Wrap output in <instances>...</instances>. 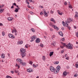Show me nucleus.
Wrapping results in <instances>:
<instances>
[{
	"mask_svg": "<svg viewBox=\"0 0 78 78\" xmlns=\"http://www.w3.org/2000/svg\"><path fill=\"white\" fill-rule=\"evenodd\" d=\"M73 21V19L70 18H68L67 21L65 22V23L66 24V27H68L69 26V23Z\"/></svg>",
	"mask_w": 78,
	"mask_h": 78,
	"instance_id": "f257e3e1",
	"label": "nucleus"
},
{
	"mask_svg": "<svg viewBox=\"0 0 78 78\" xmlns=\"http://www.w3.org/2000/svg\"><path fill=\"white\" fill-rule=\"evenodd\" d=\"M66 48H68V49L72 50V49H73V45L70 43H69L68 44V45H66Z\"/></svg>",
	"mask_w": 78,
	"mask_h": 78,
	"instance_id": "f03ea898",
	"label": "nucleus"
},
{
	"mask_svg": "<svg viewBox=\"0 0 78 78\" xmlns=\"http://www.w3.org/2000/svg\"><path fill=\"white\" fill-rule=\"evenodd\" d=\"M60 70V66H57L55 69V71L54 72V73H58Z\"/></svg>",
	"mask_w": 78,
	"mask_h": 78,
	"instance_id": "7ed1b4c3",
	"label": "nucleus"
},
{
	"mask_svg": "<svg viewBox=\"0 0 78 78\" xmlns=\"http://www.w3.org/2000/svg\"><path fill=\"white\" fill-rule=\"evenodd\" d=\"M8 36L10 38H12V39H14L15 38V37L13 35L11 34H9Z\"/></svg>",
	"mask_w": 78,
	"mask_h": 78,
	"instance_id": "20e7f679",
	"label": "nucleus"
},
{
	"mask_svg": "<svg viewBox=\"0 0 78 78\" xmlns=\"http://www.w3.org/2000/svg\"><path fill=\"white\" fill-rule=\"evenodd\" d=\"M31 38V40L30 41V42H33V41H34V40H35V39H36V36H34L32 37Z\"/></svg>",
	"mask_w": 78,
	"mask_h": 78,
	"instance_id": "39448f33",
	"label": "nucleus"
},
{
	"mask_svg": "<svg viewBox=\"0 0 78 78\" xmlns=\"http://www.w3.org/2000/svg\"><path fill=\"white\" fill-rule=\"evenodd\" d=\"M50 69L51 72H53L55 71V69L54 67H53L52 66H50Z\"/></svg>",
	"mask_w": 78,
	"mask_h": 78,
	"instance_id": "423d86ee",
	"label": "nucleus"
},
{
	"mask_svg": "<svg viewBox=\"0 0 78 78\" xmlns=\"http://www.w3.org/2000/svg\"><path fill=\"white\" fill-rule=\"evenodd\" d=\"M21 55L22 56V58H23V57H24V56H25L27 55V54L25 52L21 53Z\"/></svg>",
	"mask_w": 78,
	"mask_h": 78,
	"instance_id": "0eeeda50",
	"label": "nucleus"
},
{
	"mask_svg": "<svg viewBox=\"0 0 78 78\" xmlns=\"http://www.w3.org/2000/svg\"><path fill=\"white\" fill-rule=\"evenodd\" d=\"M20 51L21 53H25L26 51L25 49L22 48L20 49Z\"/></svg>",
	"mask_w": 78,
	"mask_h": 78,
	"instance_id": "6e6552de",
	"label": "nucleus"
},
{
	"mask_svg": "<svg viewBox=\"0 0 78 78\" xmlns=\"http://www.w3.org/2000/svg\"><path fill=\"white\" fill-rule=\"evenodd\" d=\"M7 20L9 21H12L13 20V18L12 17H9L7 18Z\"/></svg>",
	"mask_w": 78,
	"mask_h": 78,
	"instance_id": "1a4fd4ad",
	"label": "nucleus"
},
{
	"mask_svg": "<svg viewBox=\"0 0 78 78\" xmlns=\"http://www.w3.org/2000/svg\"><path fill=\"white\" fill-rule=\"evenodd\" d=\"M23 41H18L17 42V44L18 45H21V44H23Z\"/></svg>",
	"mask_w": 78,
	"mask_h": 78,
	"instance_id": "9d476101",
	"label": "nucleus"
},
{
	"mask_svg": "<svg viewBox=\"0 0 78 78\" xmlns=\"http://www.w3.org/2000/svg\"><path fill=\"white\" fill-rule=\"evenodd\" d=\"M17 61L20 62V64H22V60L21 59L18 58L17 59Z\"/></svg>",
	"mask_w": 78,
	"mask_h": 78,
	"instance_id": "9b49d317",
	"label": "nucleus"
},
{
	"mask_svg": "<svg viewBox=\"0 0 78 78\" xmlns=\"http://www.w3.org/2000/svg\"><path fill=\"white\" fill-rule=\"evenodd\" d=\"M52 27H54L55 28V29H57V30H59V28H58V27H57V26L55 25H52Z\"/></svg>",
	"mask_w": 78,
	"mask_h": 78,
	"instance_id": "f8f14e48",
	"label": "nucleus"
},
{
	"mask_svg": "<svg viewBox=\"0 0 78 78\" xmlns=\"http://www.w3.org/2000/svg\"><path fill=\"white\" fill-rule=\"evenodd\" d=\"M36 42L37 43H39V42H40V39L39 38H37L36 40Z\"/></svg>",
	"mask_w": 78,
	"mask_h": 78,
	"instance_id": "ddd939ff",
	"label": "nucleus"
},
{
	"mask_svg": "<svg viewBox=\"0 0 78 78\" xmlns=\"http://www.w3.org/2000/svg\"><path fill=\"white\" fill-rule=\"evenodd\" d=\"M27 71L29 73H30V72H32V69H28L27 70Z\"/></svg>",
	"mask_w": 78,
	"mask_h": 78,
	"instance_id": "4468645a",
	"label": "nucleus"
},
{
	"mask_svg": "<svg viewBox=\"0 0 78 78\" xmlns=\"http://www.w3.org/2000/svg\"><path fill=\"white\" fill-rule=\"evenodd\" d=\"M1 57L3 59H5V54H2L1 55Z\"/></svg>",
	"mask_w": 78,
	"mask_h": 78,
	"instance_id": "2eb2a0df",
	"label": "nucleus"
},
{
	"mask_svg": "<svg viewBox=\"0 0 78 78\" xmlns=\"http://www.w3.org/2000/svg\"><path fill=\"white\" fill-rule=\"evenodd\" d=\"M44 14L45 16L47 17L48 16V14H47V13L46 12V11H44Z\"/></svg>",
	"mask_w": 78,
	"mask_h": 78,
	"instance_id": "dca6fc26",
	"label": "nucleus"
},
{
	"mask_svg": "<svg viewBox=\"0 0 78 78\" xmlns=\"http://www.w3.org/2000/svg\"><path fill=\"white\" fill-rule=\"evenodd\" d=\"M12 33H17V30L16 29L13 30H12Z\"/></svg>",
	"mask_w": 78,
	"mask_h": 78,
	"instance_id": "f3484780",
	"label": "nucleus"
},
{
	"mask_svg": "<svg viewBox=\"0 0 78 78\" xmlns=\"http://www.w3.org/2000/svg\"><path fill=\"white\" fill-rule=\"evenodd\" d=\"M62 45L63 46V47H67V45H66V44L65 43H64L62 42Z\"/></svg>",
	"mask_w": 78,
	"mask_h": 78,
	"instance_id": "a211bd4d",
	"label": "nucleus"
},
{
	"mask_svg": "<svg viewBox=\"0 0 78 78\" xmlns=\"http://www.w3.org/2000/svg\"><path fill=\"white\" fill-rule=\"evenodd\" d=\"M59 34L61 36H63V34H62V32H59Z\"/></svg>",
	"mask_w": 78,
	"mask_h": 78,
	"instance_id": "6ab92c4d",
	"label": "nucleus"
},
{
	"mask_svg": "<svg viewBox=\"0 0 78 78\" xmlns=\"http://www.w3.org/2000/svg\"><path fill=\"white\" fill-rule=\"evenodd\" d=\"M51 45H52L53 46H55L56 45V42L55 41L53 42L51 44Z\"/></svg>",
	"mask_w": 78,
	"mask_h": 78,
	"instance_id": "aec40b11",
	"label": "nucleus"
},
{
	"mask_svg": "<svg viewBox=\"0 0 78 78\" xmlns=\"http://www.w3.org/2000/svg\"><path fill=\"white\" fill-rule=\"evenodd\" d=\"M63 75L64 76H66L67 75V72L65 71L63 73Z\"/></svg>",
	"mask_w": 78,
	"mask_h": 78,
	"instance_id": "412c9836",
	"label": "nucleus"
},
{
	"mask_svg": "<svg viewBox=\"0 0 78 78\" xmlns=\"http://www.w3.org/2000/svg\"><path fill=\"white\" fill-rule=\"evenodd\" d=\"M53 55V52H51L49 54V56H51Z\"/></svg>",
	"mask_w": 78,
	"mask_h": 78,
	"instance_id": "4be33fe9",
	"label": "nucleus"
},
{
	"mask_svg": "<svg viewBox=\"0 0 78 78\" xmlns=\"http://www.w3.org/2000/svg\"><path fill=\"white\" fill-rule=\"evenodd\" d=\"M21 64L23 66H26V63L25 62H22V64Z\"/></svg>",
	"mask_w": 78,
	"mask_h": 78,
	"instance_id": "5701e85b",
	"label": "nucleus"
},
{
	"mask_svg": "<svg viewBox=\"0 0 78 78\" xmlns=\"http://www.w3.org/2000/svg\"><path fill=\"white\" fill-rule=\"evenodd\" d=\"M62 23L64 27L65 26H66V23H64V21H63L62 22Z\"/></svg>",
	"mask_w": 78,
	"mask_h": 78,
	"instance_id": "b1692460",
	"label": "nucleus"
},
{
	"mask_svg": "<svg viewBox=\"0 0 78 78\" xmlns=\"http://www.w3.org/2000/svg\"><path fill=\"white\" fill-rule=\"evenodd\" d=\"M15 12H17L19 11V10L18 9L16 8L15 9V10L14 11Z\"/></svg>",
	"mask_w": 78,
	"mask_h": 78,
	"instance_id": "393cba45",
	"label": "nucleus"
},
{
	"mask_svg": "<svg viewBox=\"0 0 78 78\" xmlns=\"http://www.w3.org/2000/svg\"><path fill=\"white\" fill-rule=\"evenodd\" d=\"M76 68H78V62H77L76 64Z\"/></svg>",
	"mask_w": 78,
	"mask_h": 78,
	"instance_id": "a878e982",
	"label": "nucleus"
},
{
	"mask_svg": "<svg viewBox=\"0 0 78 78\" xmlns=\"http://www.w3.org/2000/svg\"><path fill=\"white\" fill-rule=\"evenodd\" d=\"M3 11H4V9H0V13H2L3 12Z\"/></svg>",
	"mask_w": 78,
	"mask_h": 78,
	"instance_id": "bb28decb",
	"label": "nucleus"
},
{
	"mask_svg": "<svg viewBox=\"0 0 78 78\" xmlns=\"http://www.w3.org/2000/svg\"><path fill=\"white\" fill-rule=\"evenodd\" d=\"M69 8H70V9H72V5H69Z\"/></svg>",
	"mask_w": 78,
	"mask_h": 78,
	"instance_id": "cd10ccee",
	"label": "nucleus"
},
{
	"mask_svg": "<svg viewBox=\"0 0 78 78\" xmlns=\"http://www.w3.org/2000/svg\"><path fill=\"white\" fill-rule=\"evenodd\" d=\"M58 14H59V15H62V12H59V11H58Z\"/></svg>",
	"mask_w": 78,
	"mask_h": 78,
	"instance_id": "c85d7f7f",
	"label": "nucleus"
},
{
	"mask_svg": "<svg viewBox=\"0 0 78 78\" xmlns=\"http://www.w3.org/2000/svg\"><path fill=\"white\" fill-rule=\"evenodd\" d=\"M2 35L3 36H4L5 34V32L4 31H3L2 33Z\"/></svg>",
	"mask_w": 78,
	"mask_h": 78,
	"instance_id": "c756f323",
	"label": "nucleus"
},
{
	"mask_svg": "<svg viewBox=\"0 0 78 78\" xmlns=\"http://www.w3.org/2000/svg\"><path fill=\"white\" fill-rule=\"evenodd\" d=\"M6 77L7 78H12V77H11V76H6Z\"/></svg>",
	"mask_w": 78,
	"mask_h": 78,
	"instance_id": "7c9ffc66",
	"label": "nucleus"
},
{
	"mask_svg": "<svg viewBox=\"0 0 78 78\" xmlns=\"http://www.w3.org/2000/svg\"><path fill=\"white\" fill-rule=\"evenodd\" d=\"M44 12H41L40 13V15H42V14H43V15H44Z\"/></svg>",
	"mask_w": 78,
	"mask_h": 78,
	"instance_id": "2f4dec72",
	"label": "nucleus"
},
{
	"mask_svg": "<svg viewBox=\"0 0 78 78\" xmlns=\"http://www.w3.org/2000/svg\"><path fill=\"white\" fill-rule=\"evenodd\" d=\"M42 59L43 61H45V57L44 56L42 57Z\"/></svg>",
	"mask_w": 78,
	"mask_h": 78,
	"instance_id": "473e14b6",
	"label": "nucleus"
},
{
	"mask_svg": "<svg viewBox=\"0 0 78 78\" xmlns=\"http://www.w3.org/2000/svg\"><path fill=\"white\" fill-rule=\"evenodd\" d=\"M33 62H32L31 61H30L29 62V64H31V66H32V64H33Z\"/></svg>",
	"mask_w": 78,
	"mask_h": 78,
	"instance_id": "72a5a7b5",
	"label": "nucleus"
},
{
	"mask_svg": "<svg viewBox=\"0 0 78 78\" xmlns=\"http://www.w3.org/2000/svg\"><path fill=\"white\" fill-rule=\"evenodd\" d=\"M54 64H59V62H55Z\"/></svg>",
	"mask_w": 78,
	"mask_h": 78,
	"instance_id": "f704fd0d",
	"label": "nucleus"
},
{
	"mask_svg": "<svg viewBox=\"0 0 78 78\" xmlns=\"http://www.w3.org/2000/svg\"><path fill=\"white\" fill-rule=\"evenodd\" d=\"M51 20L52 22H55V20L53 19V18H52L51 19Z\"/></svg>",
	"mask_w": 78,
	"mask_h": 78,
	"instance_id": "c9c22d12",
	"label": "nucleus"
},
{
	"mask_svg": "<svg viewBox=\"0 0 78 78\" xmlns=\"http://www.w3.org/2000/svg\"><path fill=\"white\" fill-rule=\"evenodd\" d=\"M31 31L33 32V33L34 32V29L33 28H32L31 29Z\"/></svg>",
	"mask_w": 78,
	"mask_h": 78,
	"instance_id": "e433bc0d",
	"label": "nucleus"
},
{
	"mask_svg": "<svg viewBox=\"0 0 78 78\" xmlns=\"http://www.w3.org/2000/svg\"><path fill=\"white\" fill-rule=\"evenodd\" d=\"M50 13H51V14H53V13H54V12L53 11H52V10H51L50 11Z\"/></svg>",
	"mask_w": 78,
	"mask_h": 78,
	"instance_id": "4c0bfd02",
	"label": "nucleus"
},
{
	"mask_svg": "<svg viewBox=\"0 0 78 78\" xmlns=\"http://www.w3.org/2000/svg\"><path fill=\"white\" fill-rule=\"evenodd\" d=\"M75 17L76 18L77 17H78V15L75 14Z\"/></svg>",
	"mask_w": 78,
	"mask_h": 78,
	"instance_id": "58836bf2",
	"label": "nucleus"
},
{
	"mask_svg": "<svg viewBox=\"0 0 78 78\" xmlns=\"http://www.w3.org/2000/svg\"><path fill=\"white\" fill-rule=\"evenodd\" d=\"M30 14L33 15V14H34V13H33V12H30Z\"/></svg>",
	"mask_w": 78,
	"mask_h": 78,
	"instance_id": "ea45409f",
	"label": "nucleus"
},
{
	"mask_svg": "<svg viewBox=\"0 0 78 78\" xmlns=\"http://www.w3.org/2000/svg\"><path fill=\"white\" fill-rule=\"evenodd\" d=\"M40 46L41 47H44V45L42 44H41L40 45Z\"/></svg>",
	"mask_w": 78,
	"mask_h": 78,
	"instance_id": "a19ab883",
	"label": "nucleus"
},
{
	"mask_svg": "<svg viewBox=\"0 0 78 78\" xmlns=\"http://www.w3.org/2000/svg\"><path fill=\"white\" fill-rule=\"evenodd\" d=\"M78 76V74H75L74 75V76L75 77H76V76Z\"/></svg>",
	"mask_w": 78,
	"mask_h": 78,
	"instance_id": "79ce46f5",
	"label": "nucleus"
},
{
	"mask_svg": "<svg viewBox=\"0 0 78 78\" xmlns=\"http://www.w3.org/2000/svg\"><path fill=\"white\" fill-rule=\"evenodd\" d=\"M76 36H77V37H78V31L76 33Z\"/></svg>",
	"mask_w": 78,
	"mask_h": 78,
	"instance_id": "37998d69",
	"label": "nucleus"
},
{
	"mask_svg": "<svg viewBox=\"0 0 78 78\" xmlns=\"http://www.w3.org/2000/svg\"><path fill=\"white\" fill-rule=\"evenodd\" d=\"M39 7L40 8H43V6H42L40 5Z\"/></svg>",
	"mask_w": 78,
	"mask_h": 78,
	"instance_id": "c03bdc74",
	"label": "nucleus"
},
{
	"mask_svg": "<svg viewBox=\"0 0 78 78\" xmlns=\"http://www.w3.org/2000/svg\"><path fill=\"white\" fill-rule=\"evenodd\" d=\"M62 41H65V39H64V38H63L62 39Z\"/></svg>",
	"mask_w": 78,
	"mask_h": 78,
	"instance_id": "a18cd8bd",
	"label": "nucleus"
},
{
	"mask_svg": "<svg viewBox=\"0 0 78 78\" xmlns=\"http://www.w3.org/2000/svg\"><path fill=\"white\" fill-rule=\"evenodd\" d=\"M33 66L34 67H35V68L36 67V66L35 65V64H33Z\"/></svg>",
	"mask_w": 78,
	"mask_h": 78,
	"instance_id": "49530a36",
	"label": "nucleus"
},
{
	"mask_svg": "<svg viewBox=\"0 0 78 78\" xmlns=\"http://www.w3.org/2000/svg\"><path fill=\"white\" fill-rule=\"evenodd\" d=\"M10 72L11 73H12V74H13V73H14V71H10Z\"/></svg>",
	"mask_w": 78,
	"mask_h": 78,
	"instance_id": "de8ad7c7",
	"label": "nucleus"
},
{
	"mask_svg": "<svg viewBox=\"0 0 78 78\" xmlns=\"http://www.w3.org/2000/svg\"><path fill=\"white\" fill-rule=\"evenodd\" d=\"M67 2H65L64 3L65 5H67Z\"/></svg>",
	"mask_w": 78,
	"mask_h": 78,
	"instance_id": "09e8293b",
	"label": "nucleus"
},
{
	"mask_svg": "<svg viewBox=\"0 0 78 78\" xmlns=\"http://www.w3.org/2000/svg\"><path fill=\"white\" fill-rule=\"evenodd\" d=\"M60 47L61 48H64V47L63 46H61Z\"/></svg>",
	"mask_w": 78,
	"mask_h": 78,
	"instance_id": "8fccbe9b",
	"label": "nucleus"
},
{
	"mask_svg": "<svg viewBox=\"0 0 78 78\" xmlns=\"http://www.w3.org/2000/svg\"><path fill=\"white\" fill-rule=\"evenodd\" d=\"M67 27H68L67 28H69V30H70V27H69V26H68H68Z\"/></svg>",
	"mask_w": 78,
	"mask_h": 78,
	"instance_id": "3c124183",
	"label": "nucleus"
},
{
	"mask_svg": "<svg viewBox=\"0 0 78 78\" xmlns=\"http://www.w3.org/2000/svg\"><path fill=\"white\" fill-rule=\"evenodd\" d=\"M15 73H17V72H19V71H17L16 70H15Z\"/></svg>",
	"mask_w": 78,
	"mask_h": 78,
	"instance_id": "603ef678",
	"label": "nucleus"
},
{
	"mask_svg": "<svg viewBox=\"0 0 78 78\" xmlns=\"http://www.w3.org/2000/svg\"><path fill=\"white\" fill-rule=\"evenodd\" d=\"M64 50H62V51H61V53H64Z\"/></svg>",
	"mask_w": 78,
	"mask_h": 78,
	"instance_id": "864d4df0",
	"label": "nucleus"
},
{
	"mask_svg": "<svg viewBox=\"0 0 78 78\" xmlns=\"http://www.w3.org/2000/svg\"><path fill=\"white\" fill-rule=\"evenodd\" d=\"M27 4V5H29L30 4V2H27L26 3Z\"/></svg>",
	"mask_w": 78,
	"mask_h": 78,
	"instance_id": "5fc2aeb1",
	"label": "nucleus"
},
{
	"mask_svg": "<svg viewBox=\"0 0 78 78\" xmlns=\"http://www.w3.org/2000/svg\"><path fill=\"white\" fill-rule=\"evenodd\" d=\"M50 31H53V29H52V28H50Z\"/></svg>",
	"mask_w": 78,
	"mask_h": 78,
	"instance_id": "6e6d98bb",
	"label": "nucleus"
},
{
	"mask_svg": "<svg viewBox=\"0 0 78 78\" xmlns=\"http://www.w3.org/2000/svg\"><path fill=\"white\" fill-rule=\"evenodd\" d=\"M28 19H30V15L28 16Z\"/></svg>",
	"mask_w": 78,
	"mask_h": 78,
	"instance_id": "4d7b16f0",
	"label": "nucleus"
},
{
	"mask_svg": "<svg viewBox=\"0 0 78 78\" xmlns=\"http://www.w3.org/2000/svg\"><path fill=\"white\" fill-rule=\"evenodd\" d=\"M18 66H19V65H17V64L16 63V67H18Z\"/></svg>",
	"mask_w": 78,
	"mask_h": 78,
	"instance_id": "13d9d810",
	"label": "nucleus"
},
{
	"mask_svg": "<svg viewBox=\"0 0 78 78\" xmlns=\"http://www.w3.org/2000/svg\"><path fill=\"white\" fill-rule=\"evenodd\" d=\"M75 14H77V15H78V12H75Z\"/></svg>",
	"mask_w": 78,
	"mask_h": 78,
	"instance_id": "bf43d9fd",
	"label": "nucleus"
},
{
	"mask_svg": "<svg viewBox=\"0 0 78 78\" xmlns=\"http://www.w3.org/2000/svg\"><path fill=\"white\" fill-rule=\"evenodd\" d=\"M67 69H69V68H70V67H69V66H67L66 67Z\"/></svg>",
	"mask_w": 78,
	"mask_h": 78,
	"instance_id": "052dcab7",
	"label": "nucleus"
},
{
	"mask_svg": "<svg viewBox=\"0 0 78 78\" xmlns=\"http://www.w3.org/2000/svg\"><path fill=\"white\" fill-rule=\"evenodd\" d=\"M3 25V24L2 23H0V26H2Z\"/></svg>",
	"mask_w": 78,
	"mask_h": 78,
	"instance_id": "680f3d73",
	"label": "nucleus"
},
{
	"mask_svg": "<svg viewBox=\"0 0 78 78\" xmlns=\"http://www.w3.org/2000/svg\"><path fill=\"white\" fill-rule=\"evenodd\" d=\"M44 34H46V35H47V33L46 32H45Z\"/></svg>",
	"mask_w": 78,
	"mask_h": 78,
	"instance_id": "e2e57ef3",
	"label": "nucleus"
},
{
	"mask_svg": "<svg viewBox=\"0 0 78 78\" xmlns=\"http://www.w3.org/2000/svg\"><path fill=\"white\" fill-rule=\"evenodd\" d=\"M66 59H67V60H69V57H67L66 58Z\"/></svg>",
	"mask_w": 78,
	"mask_h": 78,
	"instance_id": "0e129e2a",
	"label": "nucleus"
},
{
	"mask_svg": "<svg viewBox=\"0 0 78 78\" xmlns=\"http://www.w3.org/2000/svg\"><path fill=\"white\" fill-rule=\"evenodd\" d=\"M29 1L30 2H33V1H32V0H29Z\"/></svg>",
	"mask_w": 78,
	"mask_h": 78,
	"instance_id": "69168bd1",
	"label": "nucleus"
},
{
	"mask_svg": "<svg viewBox=\"0 0 78 78\" xmlns=\"http://www.w3.org/2000/svg\"><path fill=\"white\" fill-rule=\"evenodd\" d=\"M74 29H76V26H74Z\"/></svg>",
	"mask_w": 78,
	"mask_h": 78,
	"instance_id": "338daca9",
	"label": "nucleus"
},
{
	"mask_svg": "<svg viewBox=\"0 0 78 78\" xmlns=\"http://www.w3.org/2000/svg\"><path fill=\"white\" fill-rule=\"evenodd\" d=\"M62 30H64V27H62Z\"/></svg>",
	"mask_w": 78,
	"mask_h": 78,
	"instance_id": "774afa93",
	"label": "nucleus"
}]
</instances>
